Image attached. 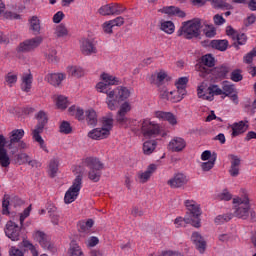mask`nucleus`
Wrapping results in <instances>:
<instances>
[{"mask_svg": "<svg viewBox=\"0 0 256 256\" xmlns=\"http://www.w3.org/2000/svg\"><path fill=\"white\" fill-rule=\"evenodd\" d=\"M229 71L231 69L226 65L217 66L213 69L200 66V77H205L211 73L216 79H225Z\"/></svg>", "mask_w": 256, "mask_h": 256, "instance_id": "9", "label": "nucleus"}, {"mask_svg": "<svg viewBox=\"0 0 256 256\" xmlns=\"http://www.w3.org/2000/svg\"><path fill=\"white\" fill-rule=\"evenodd\" d=\"M21 229H23V225L19 226V224L16 223L15 219L10 220L7 222L5 227V234L8 239H11V241H20L21 240Z\"/></svg>", "mask_w": 256, "mask_h": 256, "instance_id": "10", "label": "nucleus"}, {"mask_svg": "<svg viewBox=\"0 0 256 256\" xmlns=\"http://www.w3.org/2000/svg\"><path fill=\"white\" fill-rule=\"evenodd\" d=\"M245 43H247V35H245L243 33L238 34V38H237L236 42H234V47L239 49V45H245Z\"/></svg>", "mask_w": 256, "mask_h": 256, "instance_id": "56", "label": "nucleus"}, {"mask_svg": "<svg viewBox=\"0 0 256 256\" xmlns=\"http://www.w3.org/2000/svg\"><path fill=\"white\" fill-rule=\"evenodd\" d=\"M63 79H65V74L63 73L48 74L46 76V81H48L50 85H53L54 87H59Z\"/></svg>", "mask_w": 256, "mask_h": 256, "instance_id": "27", "label": "nucleus"}, {"mask_svg": "<svg viewBox=\"0 0 256 256\" xmlns=\"http://www.w3.org/2000/svg\"><path fill=\"white\" fill-rule=\"evenodd\" d=\"M22 247H24V249H29V251H31L33 256H39V252L37 251V249L35 248V246L29 242V240H23L20 244Z\"/></svg>", "mask_w": 256, "mask_h": 256, "instance_id": "45", "label": "nucleus"}, {"mask_svg": "<svg viewBox=\"0 0 256 256\" xmlns=\"http://www.w3.org/2000/svg\"><path fill=\"white\" fill-rule=\"evenodd\" d=\"M54 35L58 39H60L62 37H67V35H69V30L67 29V26L65 24L61 23L56 26Z\"/></svg>", "mask_w": 256, "mask_h": 256, "instance_id": "36", "label": "nucleus"}, {"mask_svg": "<svg viewBox=\"0 0 256 256\" xmlns=\"http://www.w3.org/2000/svg\"><path fill=\"white\" fill-rule=\"evenodd\" d=\"M109 135L108 130H104L103 128H95L92 131L88 133V137L90 139H107V136Z\"/></svg>", "mask_w": 256, "mask_h": 256, "instance_id": "28", "label": "nucleus"}, {"mask_svg": "<svg viewBox=\"0 0 256 256\" xmlns=\"http://www.w3.org/2000/svg\"><path fill=\"white\" fill-rule=\"evenodd\" d=\"M35 117L38 123L35 126V128L32 130V139L33 141H35L40 145V149H42L46 153H49V150L47 149V145H45V140H43V137H41V133H43L45 129V125L49 123V118H47V113H45V111L43 110H40Z\"/></svg>", "mask_w": 256, "mask_h": 256, "instance_id": "3", "label": "nucleus"}, {"mask_svg": "<svg viewBox=\"0 0 256 256\" xmlns=\"http://www.w3.org/2000/svg\"><path fill=\"white\" fill-rule=\"evenodd\" d=\"M187 83H189V78L187 77H181L175 83L177 88L176 93L178 96L182 97V99L187 95Z\"/></svg>", "mask_w": 256, "mask_h": 256, "instance_id": "24", "label": "nucleus"}, {"mask_svg": "<svg viewBox=\"0 0 256 256\" xmlns=\"http://www.w3.org/2000/svg\"><path fill=\"white\" fill-rule=\"evenodd\" d=\"M43 43V37L36 36L31 39L24 40L21 42L17 48V53H31V51H35L39 45Z\"/></svg>", "mask_w": 256, "mask_h": 256, "instance_id": "8", "label": "nucleus"}, {"mask_svg": "<svg viewBox=\"0 0 256 256\" xmlns=\"http://www.w3.org/2000/svg\"><path fill=\"white\" fill-rule=\"evenodd\" d=\"M209 95H211V100L213 99L214 95H223V89L219 87V85L212 84L207 89Z\"/></svg>", "mask_w": 256, "mask_h": 256, "instance_id": "44", "label": "nucleus"}, {"mask_svg": "<svg viewBox=\"0 0 256 256\" xmlns=\"http://www.w3.org/2000/svg\"><path fill=\"white\" fill-rule=\"evenodd\" d=\"M185 147H187V142L181 137H174L168 144L169 151L173 153H181Z\"/></svg>", "mask_w": 256, "mask_h": 256, "instance_id": "14", "label": "nucleus"}, {"mask_svg": "<svg viewBox=\"0 0 256 256\" xmlns=\"http://www.w3.org/2000/svg\"><path fill=\"white\" fill-rule=\"evenodd\" d=\"M5 79L10 87H13V84L17 83V75L15 74H8Z\"/></svg>", "mask_w": 256, "mask_h": 256, "instance_id": "63", "label": "nucleus"}, {"mask_svg": "<svg viewBox=\"0 0 256 256\" xmlns=\"http://www.w3.org/2000/svg\"><path fill=\"white\" fill-rule=\"evenodd\" d=\"M160 29L168 35H173L175 33V24L172 21H163L161 22Z\"/></svg>", "mask_w": 256, "mask_h": 256, "instance_id": "37", "label": "nucleus"}, {"mask_svg": "<svg viewBox=\"0 0 256 256\" xmlns=\"http://www.w3.org/2000/svg\"><path fill=\"white\" fill-rule=\"evenodd\" d=\"M29 23L33 35H39V33H41V20H39L37 16H32Z\"/></svg>", "mask_w": 256, "mask_h": 256, "instance_id": "29", "label": "nucleus"}, {"mask_svg": "<svg viewBox=\"0 0 256 256\" xmlns=\"http://www.w3.org/2000/svg\"><path fill=\"white\" fill-rule=\"evenodd\" d=\"M102 129L108 131V135H111V129H113V114L109 113L108 116L103 117Z\"/></svg>", "mask_w": 256, "mask_h": 256, "instance_id": "32", "label": "nucleus"}, {"mask_svg": "<svg viewBox=\"0 0 256 256\" xmlns=\"http://www.w3.org/2000/svg\"><path fill=\"white\" fill-rule=\"evenodd\" d=\"M9 205H23V200H21L19 197H9V195L5 194L3 201H2V215H10L11 212H9Z\"/></svg>", "mask_w": 256, "mask_h": 256, "instance_id": "13", "label": "nucleus"}, {"mask_svg": "<svg viewBox=\"0 0 256 256\" xmlns=\"http://www.w3.org/2000/svg\"><path fill=\"white\" fill-rule=\"evenodd\" d=\"M215 161H217V153L213 152L212 158L209 161L203 162L201 164L202 171H211V169H213V167H215Z\"/></svg>", "mask_w": 256, "mask_h": 256, "instance_id": "38", "label": "nucleus"}, {"mask_svg": "<svg viewBox=\"0 0 256 256\" xmlns=\"http://www.w3.org/2000/svg\"><path fill=\"white\" fill-rule=\"evenodd\" d=\"M68 74L71 77H77V78L83 77L84 75L83 68L77 67V66H70L68 67Z\"/></svg>", "mask_w": 256, "mask_h": 256, "instance_id": "40", "label": "nucleus"}, {"mask_svg": "<svg viewBox=\"0 0 256 256\" xmlns=\"http://www.w3.org/2000/svg\"><path fill=\"white\" fill-rule=\"evenodd\" d=\"M73 128L71 127V124L68 121H63L60 124V133H64V135H69L72 133Z\"/></svg>", "mask_w": 256, "mask_h": 256, "instance_id": "49", "label": "nucleus"}, {"mask_svg": "<svg viewBox=\"0 0 256 256\" xmlns=\"http://www.w3.org/2000/svg\"><path fill=\"white\" fill-rule=\"evenodd\" d=\"M29 213H31V206L26 208L22 214H20L19 216H16V219H19V223H20L21 227H23V223H24L25 219H27V217L29 216Z\"/></svg>", "mask_w": 256, "mask_h": 256, "instance_id": "54", "label": "nucleus"}, {"mask_svg": "<svg viewBox=\"0 0 256 256\" xmlns=\"http://www.w3.org/2000/svg\"><path fill=\"white\" fill-rule=\"evenodd\" d=\"M56 105L58 109H67L69 107V101H67V97L58 96Z\"/></svg>", "mask_w": 256, "mask_h": 256, "instance_id": "51", "label": "nucleus"}, {"mask_svg": "<svg viewBox=\"0 0 256 256\" xmlns=\"http://www.w3.org/2000/svg\"><path fill=\"white\" fill-rule=\"evenodd\" d=\"M159 13H164L165 15L180 17L181 19L185 18L187 14L181 8L176 6H165L162 9L158 10Z\"/></svg>", "mask_w": 256, "mask_h": 256, "instance_id": "19", "label": "nucleus"}, {"mask_svg": "<svg viewBox=\"0 0 256 256\" xmlns=\"http://www.w3.org/2000/svg\"><path fill=\"white\" fill-rule=\"evenodd\" d=\"M100 15H103L104 17L107 15H113L112 9H111V4H106L98 10Z\"/></svg>", "mask_w": 256, "mask_h": 256, "instance_id": "55", "label": "nucleus"}, {"mask_svg": "<svg viewBox=\"0 0 256 256\" xmlns=\"http://www.w3.org/2000/svg\"><path fill=\"white\" fill-rule=\"evenodd\" d=\"M30 159H31V156H29V154L27 153H20L16 155V161L20 165H28Z\"/></svg>", "mask_w": 256, "mask_h": 256, "instance_id": "46", "label": "nucleus"}, {"mask_svg": "<svg viewBox=\"0 0 256 256\" xmlns=\"http://www.w3.org/2000/svg\"><path fill=\"white\" fill-rule=\"evenodd\" d=\"M157 171V165L150 164L145 172H138L137 177L139 179V183H147L151 179V175H153Z\"/></svg>", "mask_w": 256, "mask_h": 256, "instance_id": "21", "label": "nucleus"}, {"mask_svg": "<svg viewBox=\"0 0 256 256\" xmlns=\"http://www.w3.org/2000/svg\"><path fill=\"white\" fill-rule=\"evenodd\" d=\"M141 130H142V135L146 137V139H151V137H157V135L161 133V127H159L158 124L149 122L148 120H145L142 123Z\"/></svg>", "mask_w": 256, "mask_h": 256, "instance_id": "11", "label": "nucleus"}, {"mask_svg": "<svg viewBox=\"0 0 256 256\" xmlns=\"http://www.w3.org/2000/svg\"><path fill=\"white\" fill-rule=\"evenodd\" d=\"M202 65L205 67H215V58L211 54H206L201 58Z\"/></svg>", "mask_w": 256, "mask_h": 256, "instance_id": "43", "label": "nucleus"}, {"mask_svg": "<svg viewBox=\"0 0 256 256\" xmlns=\"http://www.w3.org/2000/svg\"><path fill=\"white\" fill-rule=\"evenodd\" d=\"M167 79V73L165 71H160L157 73L156 85L160 87V85Z\"/></svg>", "mask_w": 256, "mask_h": 256, "instance_id": "60", "label": "nucleus"}, {"mask_svg": "<svg viewBox=\"0 0 256 256\" xmlns=\"http://www.w3.org/2000/svg\"><path fill=\"white\" fill-rule=\"evenodd\" d=\"M110 7L112 9V15H121L124 11H127V8L117 3L110 4Z\"/></svg>", "mask_w": 256, "mask_h": 256, "instance_id": "48", "label": "nucleus"}, {"mask_svg": "<svg viewBox=\"0 0 256 256\" xmlns=\"http://www.w3.org/2000/svg\"><path fill=\"white\" fill-rule=\"evenodd\" d=\"M204 89H205V86L203 84L198 86L197 95H198L199 99L211 101V96H206L205 94H203Z\"/></svg>", "mask_w": 256, "mask_h": 256, "instance_id": "57", "label": "nucleus"}, {"mask_svg": "<svg viewBox=\"0 0 256 256\" xmlns=\"http://www.w3.org/2000/svg\"><path fill=\"white\" fill-rule=\"evenodd\" d=\"M185 205L187 208L186 215L184 218L178 217L174 220L176 227H183V223H186L199 229L201 227V207L193 200H186Z\"/></svg>", "mask_w": 256, "mask_h": 256, "instance_id": "1", "label": "nucleus"}, {"mask_svg": "<svg viewBox=\"0 0 256 256\" xmlns=\"http://www.w3.org/2000/svg\"><path fill=\"white\" fill-rule=\"evenodd\" d=\"M129 111H131V104H129V102H124L121 105L118 113H121L122 115H127V113H129Z\"/></svg>", "mask_w": 256, "mask_h": 256, "instance_id": "61", "label": "nucleus"}, {"mask_svg": "<svg viewBox=\"0 0 256 256\" xmlns=\"http://www.w3.org/2000/svg\"><path fill=\"white\" fill-rule=\"evenodd\" d=\"M155 117L162 119V121H168L170 125H177V118L171 112L156 111Z\"/></svg>", "mask_w": 256, "mask_h": 256, "instance_id": "26", "label": "nucleus"}, {"mask_svg": "<svg viewBox=\"0 0 256 256\" xmlns=\"http://www.w3.org/2000/svg\"><path fill=\"white\" fill-rule=\"evenodd\" d=\"M84 165L88 167V178L90 181H93V183H99L101 179V171L104 169V164L99 160V158L95 157H87L84 160Z\"/></svg>", "mask_w": 256, "mask_h": 256, "instance_id": "5", "label": "nucleus"}, {"mask_svg": "<svg viewBox=\"0 0 256 256\" xmlns=\"http://www.w3.org/2000/svg\"><path fill=\"white\" fill-rule=\"evenodd\" d=\"M231 219H233L232 214H224L217 216L214 222L216 223V225H222V223H228V221H231Z\"/></svg>", "mask_w": 256, "mask_h": 256, "instance_id": "47", "label": "nucleus"}, {"mask_svg": "<svg viewBox=\"0 0 256 256\" xmlns=\"http://www.w3.org/2000/svg\"><path fill=\"white\" fill-rule=\"evenodd\" d=\"M230 159H231V166L229 169V173H230L231 177H238L239 176V167H241V158L231 154Z\"/></svg>", "mask_w": 256, "mask_h": 256, "instance_id": "22", "label": "nucleus"}, {"mask_svg": "<svg viewBox=\"0 0 256 256\" xmlns=\"http://www.w3.org/2000/svg\"><path fill=\"white\" fill-rule=\"evenodd\" d=\"M234 217L238 219H248L249 218V210L251 209V205L249 204V198H234Z\"/></svg>", "mask_w": 256, "mask_h": 256, "instance_id": "7", "label": "nucleus"}, {"mask_svg": "<svg viewBox=\"0 0 256 256\" xmlns=\"http://www.w3.org/2000/svg\"><path fill=\"white\" fill-rule=\"evenodd\" d=\"M0 165L1 167H9L11 165V160L9 155H7V150L0 149Z\"/></svg>", "mask_w": 256, "mask_h": 256, "instance_id": "42", "label": "nucleus"}, {"mask_svg": "<svg viewBox=\"0 0 256 256\" xmlns=\"http://www.w3.org/2000/svg\"><path fill=\"white\" fill-rule=\"evenodd\" d=\"M14 149L12 153H17L18 149H29V145L25 143V141L20 140L16 143V147L12 148Z\"/></svg>", "mask_w": 256, "mask_h": 256, "instance_id": "62", "label": "nucleus"}, {"mask_svg": "<svg viewBox=\"0 0 256 256\" xmlns=\"http://www.w3.org/2000/svg\"><path fill=\"white\" fill-rule=\"evenodd\" d=\"M83 187V173H80L74 179L72 186L66 191L64 196V203L69 205L73 203L77 197H79V192Z\"/></svg>", "mask_w": 256, "mask_h": 256, "instance_id": "6", "label": "nucleus"}, {"mask_svg": "<svg viewBox=\"0 0 256 256\" xmlns=\"http://www.w3.org/2000/svg\"><path fill=\"white\" fill-rule=\"evenodd\" d=\"M191 240L193 241L199 253H205V249L207 248V242H205V239H203V236H201L199 232H193Z\"/></svg>", "mask_w": 256, "mask_h": 256, "instance_id": "20", "label": "nucleus"}, {"mask_svg": "<svg viewBox=\"0 0 256 256\" xmlns=\"http://www.w3.org/2000/svg\"><path fill=\"white\" fill-rule=\"evenodd\" d=\"M23 137H25V130L15 129L10 133V140L8 141V149H15L17 143H19Z\"/></svg>", "mask_w": 256, "mask_h": 256, "instance_id": "16", "label": "nucleus"}, {"mask_svg": "<svg viewBox=\"0 0 256 256\" xmlns=\"http://www.w3.org/2000/svg\"><path fill=\"white\" fill-rule=\"evenodd\" d=\"M85 115L87 124L95 127V125H97V112H95L93 109H89L86 110Z\"/></svg>", "mask_w": 256, "mask_h": 256, "instance_id": "34", "label": "nucleus"}, {"mask_svg": "<svg viewBox=\"0 0 256 256\" xmlns=\"http://www.w3.org/2000/svg\"><path fill=\"white\" fill-rule=\"evenodd\" d=\"M58 171H59V160L52 159L49 163V176L53 179V177L57 176Z\"/></svg>", "mask_w": 256, "mask_h": 256, "instance_id": "39", "label": "nucleus"}, {"mask_svg": "<svg viewBox=\"0 0 256 256\" xmlns=\"http://www.w3.org/2000/svg\"><path fill=\"white\" fill-rule=\"evenodd\" d=\"M102 81L96 85L97 91L99 93H105L107 95V99H118L117 88L111 90V85H117L119 80L111 74L102 73L101 74Z\"/></svg>", "mask_w": 256, "mask_h": 256, "instance_id": "4", "label": "nucleus"}, {"mask_svg": "<svg viewBox=\"0 0 256 256\" xmlns=\"http://www.w3.org/2000/svg\"><path fill=\"white\" fill-rule=\"evenodd\" d=\"M157 148V141L155 140H148L143 144V153L144 155H151L153 151Z\"/></svg>", "mask_w": 256, "mask_h": 256, "instance_id": "33", "label": "nucleus"}, {"mask_svg": "<svg viewBox=\"0 0 256 256\" xmlns=\"http://www.w3.org/2000/svg\"><path fill=\"white\" fill-rule=\"evenodd\" d=\"M112 27H121L125 24V18L118 16L117 18L110 20Z\"/></svg>", "mask_w": 256, "mask_h": 256, "instance_id": "58", "label": "nucleus"}, {"mask_svg": "<svg viewBox=\"0 0 256 256\" xmlns=\"http://www.w3.org/2000/svg\"><path fill=\"white\" fill-rule=\"evenodd\" d=\"M222 99L229 97L235 105H239V96L237 95V89L234 84H230L229 81H224L222 83Z\"/></svg>", "mask_w": 256, "mask_h": 256, "instance_id": "12", "label": "nucleus"}, {"mask_svg": "<svg viewBox=\"0 0 256 256\" xmlns=\"http://www.w3.org/2000/svg\"><path fill=\"white\" fill-rule=\"evenodd\" d=\"M253 57H256V48H254L247 55L244 56V63H247L248 65L250 63H253Z\"/></svg>", "mask_w": 256, "mask_h": 256, "instance_id": "59", "label": "nucleus"}, {"mask_svg": "<svg viewBox=\"0 0 256 256\" xmlns=\"http://www.w3.org/2000/svg\"><path fill=\"white\" fill-rule=\"evenodd\" d=\"M32 84H33V75L26 74L22 77V85H21L22 91H25V93H29V91H31Z\"/></svg>", "mask_w": 256, "mask_h": 256, "instance_id": "31", "label": "nucleus"}, {"mask_svg": "<svg viewBox=\"0 0 256 256\" xmlns=\"http://www.w3.org/2000/svg\"><path fill=\"white\" fill-rule=\"evenodd\" d=\"M160 99H166V101H172L177 103L183 99L182 96L177 95V91H168L166 87L160 88L159 90Z\"/></svg>", "mask_w": 256, "mask_h": 256, "instance_id": "17", "label": "nucleus"}, {"mask_svg": "<svg viewBox=\"0 0 256 256\" xmlns=\"http://www.w3.org/2000/svg\"><path fill=\"white\" fill-rule=\"evenodd\" d=\"M34 239L39 243V245H41V247H43V249H48V251L53 249L51 246V239L44 232L37 231L34 234Z\"/></svg>", "mask_w": 256, "mask_h": 256, "instance_id": "18", "label": "nucleus"}, {"mask_svg": "<svg viewBox=\"0 0 256 256\" xmlns=\"http://www.w3.org/2000/svg\"><path fill=\"white\" fill-rule=\"evenodd\" d=\"M65 19V14L63 11H58L56 14L53 16V23H61Z\"/></svg>", "mask_w": 256, "mask_h": 256, "instance_id": "64", "label": "nucleus"}, {"mask_svg": "<svg viewBox=\"0 0 256 256\" xmlns=\"http://www.w3.org/2000/svg\"><path fill=\"white\" fill-rule=\"evenodd\" d=\"M81 51L86 56L95 55L97 53V47H95L93 41L85 39L82 42Z\"/></svg>", "mask_w": 256, "mask_h": 256, "instance_id": "25", "label": "nucleus"}, {"mask_svg": "<svg viewBox=\"0 0 256 256\" xmlns=\"http://www.w3.org/2000/svg\"><path fill=\"white\" fill-rule=\"evenodd\" d=\"M116 89H117L118 100L125 101V99H129L131 95V92L129 91V89H127L126 87H120Z\"/></svg>", "mask_w": 256, "mask_h": 256, "instance_id": "41", "label": "nucleus"}, {"mask_svg": "<svg viewBox=\"0 0 256 256\" xmlns=\"http://www.w3.org/2000/svg\"><path fill=\"white\" fill-rule=\"evenodd\" d=\"M167 185L172 189H179L184 185H187V176L183 173L175 174L173 178L167 181Z\"/></svg>", "mask_w": 256, "mask_h": 256, "instance_id": "15", "label": "nucleus"}, {"mask_svg": "<svg viewBox=\"0 0 256 256\" xmlns=\"http://www.w3.org/2000/svg\"><path fill=\"white\" fill-rule=\"evenodd\" d=\"M68 253H69V256H85V254H83V250H81V247L75 241H72L70 243V248Z\"/></svg>", "mask_w": 256, "mask_h": 256, "instance_id": "35", "label": "nucleus"}, {"mask_svg": "<svg viewBox=\"0 0 256 256\" xmlns=\"http://www.w3.org/2000/svg\"><path fill=\"white\" fill-rule=\"evenodd\" d=\"M47 60L49 61V63H58L59 57H57V50L50 49L47 55Z\"/></svg>", "mask_w": 256, "mask_h": 256, "instance_id": "52", "label": "nucleus"}, {"mask_svg": "<svg viewBox=\"0 0 256 256\" xmlns=\"http://www.w3.org/2000/svg\"><path fill=\"white\" fill-rule=\"evenodd\" d=\"M230 79L231 81H234V83H239V81H243V75L241 74V70H233L230 74Z\"/></svg>", "mask_w": 256, "mask_h": 256, "instance_id": "50", "label": "nucleus"}, {"mask_svg": "<svg viewBox=\"0 0 256 256\" xmlns=\"http://www.w3.org/2000/svg\"><path fill=\"white\" fill-rule=\"evenodd\" d=\"M202 28L203 24L201 23V18H194L182 23V26L177 31V36L189 40L199 39L201 37Z\"/></svg>", "mask_w": 256, "mask_h": 256, "instance_id": "2", "label": "nucleus"}, {"mask_svg": "<svg viewBox=\"0 0 256 256\" xmlns=\"http://www.w3.org/2000/svg\"><path fill=\"white\" fill-rule=\"evenodd\" d=\"M121 102V100L119 98H113L111 99H107L106 103L108 105V108L111 111H115V109H117V107H119V103Z\"/></svg>", "mask_w": 256, "mask_h": 256, "instance_id": "53", "label": "nucleus"}, {"mask_svg": "<svg viewBox=\"0 0 256 256\" xmlns=\"http://www.w3.org/2000/svg\"><path fill=\"white\" fill-rule=\"evenodd\" d=\"M246 123H249V121H240V122H235L232 124L231 129H232V137H238V135H243L245 131H247L248 125Z\"/></svg>", "mask_w": 256, "mask_h": 256, "instance_id": "23", "label": "nucleus"}, {"mask_svg": "<svg viewBox=\"0 0 256 256\" xmlns=\"http://www.w3.org/2000/svg\"><path fill=\"white\" fill-rule=\"evenodd\" d=\"M210 47H212V49H217V51H227V47H229V41L212 40L210 41Z\"/></svg>", "mask_w": 256, "mask_h": 256, "instance_id": "30", "label": "nucleus"}]
</instances>
